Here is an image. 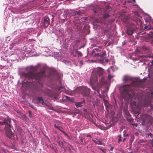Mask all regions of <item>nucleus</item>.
Here are the masks:
<instances>
[{"label": "nucleus", "instance_id": "nucleus-1", "mask_svg": "<svg viewBox=\"0 0 153 153\" xmlns=\"http://www.w3.org/2000/svg\"><path fill=\"white\" fill-rule=\"evenodd\" d=\"M0 120V126H5V130L6 135L9 138L12 139L13 134L11 129L12 126L10 120L8 118L1 117Z\"/></svg>", "mask_w": 153, "mask_h": 153}, {"label": "nucleus", "instance_id": "nucleus-2", "mask_svg": "<svg viewBox=\"0 0 153 153\" xmlns=\"http://www.w3.org/2000/svg\"><path fill=\"white\" fill-rule=\"evenodd\" d=\"M24 76L28 79H34L37 80H40L46 77L44 70L36 73L31 72H28L27 74H24Z\"/></svg>", "mask_w": 153, "mask_h": 153}, {"label": "nucleus", "instance_id": "nucleus-3", "mask_svg": "<svg viewBox=\"0 0 153 153\" xmlns=\"http://www.w3.org/2000/svg\"><path fill=\"white\" fill-rule=\"evenodd\" d=\"M137 28L135 25L132 23H130L128 25L126 31V34L128 35H131Z\"/></svg>", "mask_w": 153, "mask_h": 153}, {"label": "nucleus", "instance_id": "nucleus-4", "mask_svg": "<svg viewBox=\"0 0 153 153\" xmlns=\"http://www.w3.org/2000/svg\"><path fill=\"white\" fill-rule=\"evenodd\" d=\"M80 92L83 95L88 96L90 95V89L86 87L79 88Z\"/></svg>", "mask_w": 153, "mask_h": 153}, {"label": "nucleus", "instance_id": "nucleus-5", "mask_svg": "<svg viewBox=\"0 0 153 153\" xmlns=\"http://www.w3.org/2000/svg\"><path fill=\"white\" fill-rule=\"evenodd\" d=\"M104 72V70L102 68L98 67L97 70V76H99L100 78L101 82H103L104 79V77L103 76V73Z\"/></svg>", "mask_w": 153, "mask_h": 153}, {"label": "nucleus", "instance_id": "nucleus-6", "mask_svg": "<svg viewBox=\"0 0 153 153\" xmlns=\"http://www.w3.org/2000/svg\"><path fill=\"white\" fill-rule=\"evenodd\" d=\"M138 82L136 81L132 82L130 84H127L124 85L123 87V90L126 91H128L131 86L137 87L138 84Z\"/></svg>", "mask_w": 153, "mask_h": 153}, {"label": "nucleus", "instance_id": "nucleus-7", "mask_svg": "<svg viewBox=\"0 0 153 153\" xmlns=\"http://www.w3.org/2000/svg\"><path fill=\"white\" fill-rule=\"evenodd\" d=\"M98 80V76L96 75V74L93 73L90 79L91 85H93L94 82L97 81Z\"/></svg>", "mask_w": 153, "mask_h": 153}, {"label": "nucleus", "instance_id": "nucleus-8", "mask_svg": "<svg viewBox=\"0 0 153 153\" xmlns=\"http://www.w3.org/2000/svg\"><path fill=\"white\" fill-rule=\"evenodd\" d=\"M151 96H149L146 98L143 103V106L144 107H147L151 103Z\"/></svg>", "mask_w": 153, "mask_h": 153}, {"label": "nucleus", "instance_id": "nucleus-9", "mask_svg": "<svg viewBox=\"0 0 153 153\" xmlns=\"http://www.w3.org/2000/svg\"><path fill=\"white\" fill-rule=\"evenodd\" d=\"M151 48V46L149 45H145L140 47L141 50L143 53H146L148 52Z\"/></svg>", "mask_w": 153, "mask_h": 153}, {"label": "nucleus", "instance_id": "nucleus-10", "mask_svg": "<svg viewBox=\"0 0 153 153\" xmlns=\"http://www.w3.org/2000/svg\"><path fill=\"white\" fill-rule=\"evenodd\" d=\"M121 21L125 23H128L130 22V19L128 16H123L121 17Z\"/></svg>", "mask_w": 153, "mask_h": 153}, {"label": "nucleus", "instance_id": "nucleus-11", "mask_svg": "<svg viewBox=\"0 0 153 153\" xmlns=\"http://www.w3.org/2000/svg\"><path fill=\"white\" fill-rule=\"evenodd\" d=\"M133 21H134L136 24L138 26H140L142 24V22L141 20L139 18H135Z\"/></svg>", "mask_w": 153, "mask_h": 153}, {"label": "nucleus", "instance_id": "nucleus-12", "mask_svg": "<svg viewBox=\"0 0 153 153\" xmlns=\"http://www.w3.org/2000/svg\"><path fill=\"white\" fill-rule=\"evenodd\" d=\"M103 101L104 102V104L105 105L106 108V110L108 112L109 110H108V108L109 107L110 105V104L108 103V101L107 100H106L104 98L103 99Z\"/></svg>", "mask_w": 153, "mask_h": 153}, {"label": "nucleus", "instance_id": "nucleus-13", "mask_svg": "<svg viewBox=\"0 0 153 153\" xmlns=\"http://www.w3.org/2000/svg\"><path fill=\"white\" fill-rule=\"evenodd\" d=\"M133 78L128 76L126 75L124 76L123 77V81L124 82H127L129 81L132 80Z\"/></svg>", "mask_w": 153, "mask_h": 153}, {"label": "nucleus", "instance_id": "nucleus-14", "mask_svg": "<svg viewBox=\"0 0 153 153\" xmlns=\"http://www.w3.org/2000/svg\"><path fill=\"white\" fill-rule=\"evenodd\" d=\"M147 37L149 40V41L150 42V41L153 40V32H150L148 33H147ZM148 42V41H147Z\"/></svg>", "mask_w": 153, "mask_h": 153}, {"label": "nucleus", "instance_id": "nucleus-15", "mask_svg": "<svg viewBox=\"0 0 153 153\" xmlns=\"http://www.w3.org/2000/svg\"><path fill=\"white\" fill-rule=\"evenodd\" d=\"M43 23L45 28L48 27L49 24L48 20L45 19H44V20Z\"/></svg>", "mask_w": 153, "mask_h": 153}, {"label": "nucleus", "instance_id": "nucleus-16", "mask_svg": "<svg viewBox=\"0 0 153 153\" xmlns=\"http://www.w3.org/2000/svg\"><path fill=\"white\" fill-rule=\"evenodd\" d=\"M83 103V102H77L75 103V105L78 108V107H80L82 106V104Z\"/></svg>", "mask_w": 153, "mask_h": 153}, {"label": "nucleus", "instance_id": "nucleus-17", "mask_svg": "<svg viewBox=\"0 0 153 153\" xmlns=\"http://www.w3.org/2000/svg\"><path fill=\"white\" fill-rule=\"evenodd\" d=\"M37 100L40 102V103L42 105L44 104V101L42 97H39L37 98Z\"/></svg>", "mask_w": 153, "mask_h": 153}, {"label": "nucleus", "instance_id": "nucleus-18", "mask_svg": "<svg viewBox=\"0 0 153 153\" xmlns=\"http://www.w3.org/2000/svg\"><path fill=\"white\" fill-rule=\"evenodd\" d=\"M151 65H150V68L149 69V73H151L152 68H153V60L151 62Z\"/></svg>", "mask_w": 153, "mask_h": 153}, {"label": "nucleus", "instance_id": "nucleus-19", "mask_svg": "<svg viewBox=\"0 0 153 153\" xmlns=\"http://www.w3.org/2000/svg\"><path fill=\"white\" fill-rule=\"evenodd\" d=\"M103 17L104 19H105L108 18L109 16V15L107 13H104L103 15Z\"/></svg>", "mask_w": 153, "mask_h": 153}, {"label": "nucleus", "instance_id": "nucleus-20", "mask_svg": "<svg viewBox=\"0 0 153 153\" xmlns=\"http://www.w3.org/2000/svg\"><path fill=\"white\" fill-rule=\"evenodd\" d=\"M106 55V53L105 51L103 52L102 54H100V57H103Z\"/></svg>", "mask_w": 153, "mask_h": 153}, {"label": "nucleus", "instance_id": "nucleus-21", "mask_svg": "<svg viewBox=\"0 0 153 153\" xmlns=\"http://www.w3.org/2000/svg\"><path fill=\"white\" fill-rule=\"evenodd\" d=\"M94 142L96 144L98 145H102V142L100 140H98L97 142Z\"/></svg>", "mask_w": 153, "mask_h": 153}, {"label": "nucleus", "instance_id": "nucleus-22", "mask_svg": "<svg viewBox=\"0 0 153 153\" xmlns=\"http://www.w3.org/2000/svg\"><path fill=\"white\" fill-rule=\"evenodd\" d=\"M118 142L120 143V141H122L121 140V135H119L118 136Z\"/></svg>", "mask_w": 153, "mask_h": 153}, {"label": "nucleus", "instance_id": "nucleus-23", "mask_svg": "<svg viewBox=\"0 0 153 153\" xmlns=\"http://www.w3.org/2000/svg\"><path fill=\"white\" fill-rule=\"evenodd\" d=\"M76 52L79 56H82V54L81 52L78 51L77 50Z\"/></svg>", "mask_w": 153, "mask_h": 153}, {"label": "nucleus", "instance_id": "nucleus-24", "mask_svg": "<svg viewBox=\"0 0 153 153\" xmlns=\"http://www.w3.org/2000/svg\"><path fill=\"white\" fill-rule=\"evenodd\" d=\"M150 28H151L150 27V26L149 27L148 26H145L144 27V29H145L146 30H150Z\"/></svg>", "mask_w": 153, "mask_h": 153}, {"label": "nucleus", "instance_id": "nucleus-25", "mask_svg": "<svg viewBox=\"0 0 153 153\" xmlns=\"http://www.w3.org/2000/svg\"><path fill=\"white\" fill-rule=\"evenodd\" d=\"M93 88L95 91H97V93L99 94V95H100V90L99 89H96V88H94V87H93Z\"/></svg>", "mask_w": 153, "mask_h": 153}, {"label": "nucleus", "instance_id": "nucleus-26", "mask_svg": "<svg viewBox=\"0 0 153 153\" xmlns=\"http://www.w3.org/2000/svg\"><path fill=\"white\" fill-rule=\"evenodd\" d=\"M100 54L99 53H95L94 55V57H96V56H99L100 57Z\"/></svg>", "mask_w": 153, "mask_h": 153}, {"label": "nucleus", "instance_id": "nucleus-27", "mask_svg": "<svg viewBox=\"0 0 153 153\" xmlns=\"http://www.w3.org/2000/svg\"><path fill=\"white\" fill-rule=\"evenodd\" d=\"M54 126L57 129H58V130H60L61 131L62 130L60 128V127H59L58 126H56V124H55L54 125Z\"/></svg>", "mask_w": 153, "mask_h": 153}, {"label": "nucleus", "instance_id": "nucleus-28", "mask_svg": "<svg viewBox=\"0 0 153 153\" xmlns=\"http://www.w3.org/2000/svg\"><path fill=\"white\" fill-rule=\"evenodd\" d=\"M113 77V76L109 74L108 75V79L109 80H110Z\"/></svg>", "mask_w": 153, "mask_h": 153}, {"label": "nucleus", "instance_id": "nucleus-29", "mask_svg": "<svg viewBox=\"0 0 153 153\" xmlns=\"http://www.w3.org/2000/svg\"><path fill=\"white\" fill-rule=\"evenodd\" d=\"M31 69L32 70L34 71L36 70V67H31Z\"/></svg>", "mask_w": 153, "mask_h": 153}, {"label": "nucleus", "instance_id": "nucleus-30", "mask_svg": "<svg viewBox=\"0 0 153 153\" xmlns=\"http://www.w3.org/2000/svg\"><path fill=\"white\" fill-rule=\"evenodd\" d=\"M146 116V114H141L140 115V117L141 118H142L143 120V117L144 116Z\"/></svg>", "mask_w": 153, "mask_h": 153}, {"label": "nucleus", "instance_id": "nucleus-31", "mask_svg": "<svg viewBox=\"0 0 153 153\" xmlns=\"http://www.w3.org/2000/svg\"><path fill=\"white\" fill-rule=\"evenodd\" d=\"M148 136H149L151 138H152L153 137V135L152 134H151V133H149V134H148Z\"/></svg>", "mask_w": 153, "mask_h": 153}, {"label": "nucleus", "instance_id": "nucleus-32", "mask_svg": "<svg viewBox=\"0 0 153 153\" xmlns=\"http://www.w3.org/2000/svg\"><path fill=\"white\" fill-rule=\"evenodd\" d=\"M99 149L100 150H101L102 151V152H103V153H105V149H102L101 148H99Z\"/></svg>", "mask_w": 153, "mask_h": 153}, {"label": "nucleus", "instance_id": "nucleus-33", "mask_svg": "<svg viewBox=\"0 0 153 153\" xmlns=\"http://www.w3.org/2000/svg\"><path fill=\"white\" fill-rule=\"evenodd\" d=\"M152 110H153V105L151 103L149 105Z\"/></svg>", "mask_w": 153, "mask_h": 153}, {"label": "nucleus", "instance_id": "nucleus-34", "mask_svg": "<svg viewBox=\"0 0 153 153\" xmlns=\"http://www.w3.org/2000/svg\"><path fill=\"white\" fill-rule=\"evenodd\" d=\"M131 104L134 105H136V103L135 101H133L131 103Z\"/></svg>", "mask_w": 153, "mask_h": 153}, {"label": "nucleus", "instance_id": "nucleus-35", "mask_svg": "<svg viewBox=\"0 0 153 153\" xmlns=\"http://www.w3.org/2000/svg\"><path fill=\"white\" fill-rule=\"evenodd\" d=\"M61 131L65 135H66L67 136H68V135L67 133H66L64 131Z\"/></svg>", "mask_w": 153, "mask_h": 153}, {"label": "nucleus", "instance_id": "nucleus-36", "mask_svg": "<svg viewBox=\"0 0 153 153\" xmlns=\"http://www.w3.org/2000/svg\"><path fill=\"white\" fill-rule=\"evenodd\" d=\"M132 125L137 127V123H132L131 124Z\"/></svg>", "mask_w": 153, "mask_h": 153}, {"label": "nucleus", "instance_id": "nucleus-37", "mask_svg": "<svg viewBox=\"0 0 153 153\" xmlns=\"http://www.w3.org/2000/svg\"><path fill=\"white\" fill-rule=\"evenodd\" d=\"M150 43L151 45L153 46V39L150 41Z\"/></svg>", "mask_w": 153, "mask_h": 153}, {"label": "nucleus", "instance_id": "nucleus-38", "mask_svg": "<svg viewBox=\"0 0 153 153\" xmlns=\"http://www.w3.org/2000/svg\"><path fill=\"white\" fill-rule=\"evenodd\" d=\"M63 88V87L62 86H60L59 87V90H60L62 89Z\"/></svg>", "mask_w": 153, "mask_h": 153}, {"label": "nucleus", "instance_id": "nucleus-39", "mask_svg": "<svg viewBox=\"0 0 153 153\" xmlns=\"http://www.w3.org/2000/svg\"><path fill=\"white\" fill-rule=\"evenodd\" d=\"M97 10H96L95 9V10H94V13H97Z\"/></svg>", "mask_w": 153, "mask_h": 153}, {"label": "nucleus", "instance_id": "nucleus-40", "mask_svg": "<svg viewBox=\"0 0 153 153\" xmlns=\"http://www.w3.org/2000/svg\"><path fill=\"white\" fill-rule=\"evenodd\" d=\"M81 65H83V62L82 61V60H81L79 61Z\"/></svg>", "mask_w": 153, "mask_h": 153}, {"label": "nucleus", "instance_id": "nucleus-41", "mask_svg": "<svg viewBox=\"0 0 153 153\" xmlns=\"http://www.w3.org/2000/svg\"><path fill=\"white\" fill-rule=\"evenodd\" d=\"M109 61V60L108 59H106L105 60V62H108Z\"/></svg>", "mask_w": 153, "mask_h": 153}, {"label": "nucleus", "instance_id": "nucleus-42", "mask_svg": "<svg viewBox=\"0 0 153 153\" xmlns=\"http://www.w3.org/2000/svg\"><path fill=\"white\" fill-rule=\"evenodd\" d=\"M87 137H90L91 138V136L90 134L88 135H87Z\"/></svg>", "mask_w": 153, "mask_h": 153}, {"label": "nucleus", "instance_id": "nucleus-43", "mask_svg": "<svg viewBox=\"0 0 153 153\" xmlns=\"http://www.w3.org/2000/svg\"><path fill=\"white\" fill-rule=\"evenodd\" d=\"M124 137H128V134H126V135L125 134H124Z\"/></svg>", "mask_w": 153, "mask_h": 153}, {"label": "nucleus", "instance_id": "nucleus-44", "mask_svg": "<svg viewBox=\"0 0 153 153\" xmlns=\"http://www.w3.org/2000/svg\"><path fill=\"white\" fill-rule=\"evenodd\" d=\"M114 148L113 147H112L110 148V150L111 151H112L113 149Z\"/></svg>", "mask_w": 153, "mask_h": 153}, {"label": "nucleus", "instance_id": "nucleus-45", "mask_svg": "<svg viewBox=\"0 0 153 153\" xmlns=\"http://www.w3.org/2000/svg\"><path fill=\"white\" fill-rule=\"evenodd\" d=\"M140 56L141 57H144V55H142L141 56Z\"/></svg>", "mask_w": 153, "mask_h": 153}, {"label": "nucleus", "instance_id": "nucleus-46", "mask_svg": "<svg viewBox=\"0 0 153 153\" xmlns=\"http://www.w3.org/2000/svg\"><path fill=\"white\" fill-rule=\"evenodd\" d=\"M125 140H126V138H124V139H123V142H124L125 141Z\"/></svg>", "mask_w": 153, "mask_h": 153}, {"label": "nucleus", "instance_id": "nucleus-47", "mask_svg": "<svg viewBox=\"0 0 153 153\" xmlns=\"http://www.w3.org/2000/svg\"><path fill=\"white\" fill-rule=\"evenodd\" d=\"M84 47V45H82V46H81L80 48V49L82 48H83Z\"/></svg>", "mask_w": 153, "mask_h": 153}, {"label": "nucleus", "instance_id": "nucleus-48", "mask_svg": "<svg viewBox=\"0 0 153 153\" xmlns=\"http://www.w3.org/2000/svg\"><path fill=\"white\" fill-rule=\"evenodd\" d=\"M150 94L151 95H153V91H152L150 93Z\"/></svg>", "mask_w": 153, "mask_h": 153}, {"label": "nucleus", "instance_id": "nucleus-49", "mask_svg": "<svg viewBox=\"0 0 153 153\" xmlns=\"http://www.w3.org/2000/svg\"><path fill=\"white\" fill-rule=\"evenodd\" d=\"M152 147H153V141L152 142Z\"/></svg>", "mask_w": 153, "mask_h": 153}, {"label": "nucleus", "instance_id": "nucleus-50", "mask_svg": "<svg viewBox=\"0 0 153 153\" xmlns=\"http://www.w3.org/2000/svg\"><path fill=\"white\" fill-rule=\"evenodd\" d=\"M31 107L32 108H33V105H31Z\"/></svg>", "mask_w": 153, "mask_h": 153}, {"label": "nucleus", "instance_id": "nucleus-51", "mask_svg": "<svg viewBox=\"0 0 153 153\" xmlns=\"http://www.w3.org/2000/svg\"><path fill=\"white\" fill-rule=\"evenodd\" d=\"M134 2H135V0H133Z\"/></svg>", "mask_w": 153, "mask_h": 153}, {"label": "nucleus", "instance_id": "nucleus-52", "mask_svg": "<svg viewBox=\"0 0 153 153\" xmlns=\"http://www.w3.org/2000/svg\"><path fill=\"white\" fill-rule=\"evenodd\" d=\"M76 56V55H73V56H74V57H75V56Z\"/></svg>", "mask_w": 153, "mask_h": 153}, {"label": "nucleus", "instance_id": "nucleus-53", "mask_svg": "<svg viewBox=\"0 0 153 153\" xmlns=\"http://www.w3.org/2000/svg\"><path fill=\"white\" fill-rule=\"evenodd\" d=\"M76 41L77 42H79V40H76Z\"/></svg>", "mask_w": 153, "mask_h": 153}, {"label": "nucleus", "instance_id": "nucleus-54", "mask_svg": "<svg viewBox=\"0 0 153 153\" xmlns=\"http://www.w3.org/2000/svg\"><path fill=\"white\" fill-rule=\"evenodd\" d=\"M29 113H31V112L30 111H29Z\"/></svg>", "mask_w": 153, "mask_h": 153}, {"label": "nucleus", "instance_id": "nucleus-55", "mask_svg": "<svg viewBox=\"0 0 153 153\" xmlns=\"http://www.w3.org/2000/svg\"><path fill=\"white\" fill-rule=\"evenodd\" d=\"M94 52H95V51H94V50H93V53H94Z\"/></svg>", "mask_w": 153, "mask_h": 153}, {"label": "nucleus", "instance_id": "nucleus-56", "mask_svg": "<svg viewBox=\"0 0 153 153\" xmlns=\"http://www.w3.org/2000/svg\"><path fill=\"white\" fill-rule=\"evenodd\" d=\"M96 50L97 51L98 50H99L98 49H96Z\"/></svg>", "mask_w": 153, "mask_h": 153}, {"label": "nucleus", "instance_id": "nucleus-57", "mask_svg": "<svg viewBox=\"0 0 153 153\" xmlns=\"http://www.w3.org/2000/svg\"><path fill=\"white\" fill-rule=\"evenodd\" d=\"M86 109H84V111H86Z\"/></svg>", "mask_w": 153, "mask_h": 153}, {"label": "nucleus", "instance_id": "nucleus-58", "mask_svg": "<svg viewBox=\"0 0 153 153\" xmlns=\"http://www.w3.org/2000/svg\"><path fill=\"white\" fill-rule=\"evenodd\" d=\"M54 98H55H55H56V97H54Z\"/></svg>", "mask_w": 153, "mask_h": 153}, {"label": "nucleus", "instance_id": "nucleus-59", "mask_svg": "<svg viewBox=\"0 0 153 153\" xmlns=\"http://www.w3.org/2000/svg\"><path fill=\"white\" fill-rule=\"evenodd\" d=\"M24 153H26V152H24Z\"/></svg>", "mask_w": 153, "mask_h": 153}]
</instances>
